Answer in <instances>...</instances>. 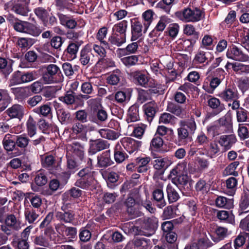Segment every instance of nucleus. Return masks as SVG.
<instances>
[{"label":"nucleus","mask_w":249,"mask_h":249,"mask_svg":"<svg viewBox=\"0 0 249 249\" xmlns=\"http://www.w3.org/2000/svg\"><path fill=\"white\" fill-rule=\"evenodd\" d=\"M139 120V108L137 106L133 105L131 106L127 113L126 121L127 122H134Z\"/></svg>","instance_id":"2f4dec72"},{"label":"nucleus","mask_w":249,"mask_h":249,"mask_svg":"<svg viewBox=\"0 0 249 249\" xmlns=\"http://www.w3.org/2000/svg\"><path fill=\"white\" fill-rule=\"evenodd\" d=\"M170 19L166 16H162L159 21L155 29L157 31L162 32L163 31L166 24L170 22Z\"/></svg>","instance_id":"338daca9"},{"label":"nucleus","mask_w":249,"mask_h":249,"mask_svg":"<svg viewBox=\"0 0 249 249\" xmlns=\"http://www.w3.org/2000/svg\"><path fill=\"white\" fill-rule=\"evenodd\" d=\"M216 237L213 238V240L215 242H218L224 239L231 233L228 229L223 227H217L214 231Z\"/></svg>","instance_id":"c85d7f7f"},{"label":"nucleus","mask_w":249,"mask_h":249,"mask_svg":"<svg viewBox=\"0 0 249 249\" xmlns=\"http://www.w3.org/2000/svg\"><path fill=\"white\" fill-rule=\"evenodd\" d=\"M166 191L168 199L170 202H175L178 200L179 195L171 184H168L167 186Z\"/></svg>","instance_id":"864d4df0"},{"label":"nucleus","mask_w":249,"mask_h":249,"mask_svg":"<svg viewBox=\"0 0 249 249\" xmlns=\"http://www.w3.org/2000/svg\"><path fill=\"white\" fill-rule=\"evenodd\" d=\"M30 0H11L4 4V8L8 11H11L16 14L27 17L30 11Z\"/></svg>","instance_id":"7ed1b4c3"},{"label":"nucleus","mask_w":249,"mask_h":249,"mask_svg":"<svg viewBox=\"0 0 249 249\" xmlns=\"http://www.w3.org/2000/svg\"><path fill=\"white\" fill-rule=\"evenodd\" d=\"M146 126V125L142 124L135 126L133 131V136L141 139L145 132Z\"/></svg>","instance_id":"bf43d9fd"},{"label":"nucleus","mask_w":249,"mask_h":249,"mask_svg":"<svg viewBox=\"0 0 249 249\" xmlns=\"http://www.w3.org/2000/svg\"><path fill=\"white\" fill-rule=\"evenodd\" d=\"M60 24L69 29H74L77 26L75 20L69 16L61 13L57 14Z\"/></svg>","instance_id":"6ab92c4d"},{"label":"nucleus","mask_w":249,"mask_h":249,"mask_svg":"<svg viewBox=\"0 0 249 249\" xmlns=\"http://www.w3.org/2000/svg\"><path fill=\"white\" fill-rule=\"evenodd\" d=\"M108 147L107 142L101 139L92 141L90 144L89 153L94 154L98 151L104 150Z\"/></svg>","instance_id":"a211bd4d"},{"label":"nucleus","mask_w":249,"mask_h":249,"mask_svg":"<svg viewBox=\"0 0 249 249\" xmlns=\"http://www.w3.org/2000/svg\"><path fill=\"white\" fill-rule=\"evenodd\" d=\"M177 1V0H162L157 3L156 7L163 10L166 13H169L170 11L171 7Z\"/></svg>","instance_id":"a18cd8bd"},{"label":"nucleus","mask_w":249,"mask_h":249,"mask_svg":"<svg viewBox=\"0 0 249 249\" xmlns=\"http://www.w3.org/2000/svg\"><path fill=\"white\" fill-rule=\"evenodd\" d=\"M183 33L187 36H193L197 39L199 36V33L196 31L195 26L190 24L184 25Z\"/></svg>","instance_id":"de8ad7c7"},{"label":"nucleus","mask_w":249,"mask_h":249,"mask_svg":"<svg viewBox=\"0 0 249 249\" xmlns=\"http://www.w3.org/2000/svg\"><path fill=\"white\" fill-rule=\"evenodd\" d=\"M153 197L158 207L161 208L165 206L166 202L162 189L159 188L155 189L153 192Z\"/></svg>","instance_id":"cd10ccee"},{"label":"nucleus","mask_w":249,"mask_h":249,"mask_svg":"<svg viewBox=\"0 0 249 249\" xmlns=\"http://www.w3.org/2000/svg\"><path fill=\"white\" fill-rule=\"evenodd\" d=\"M215 205L219 208H224L231 209L233 206V200L232 199H227L226 197L219 196L216 198Z\"/></svg>","instance_id":"bb28decb"},{"label":"nucleus","mask_w":249,"mask_h":249,"mask_svg":"<svg viewBox=\"0 0 249 249\" xmlns=\"http://www.w3.org/2000/svg\"><path fill=\"white\" fill-rule=\"evenodd\" d=\"M11 90L18 100H22L28 96L29 90L26 88H11Z\"/></svg>","instance_id":"4c0bfd02"},{"label":"nucleus","mask_w":249,"mask_h":249,"mask_svg":"<svg viewBox=\"0 0 249 249\" xmlns=\"http://www.w3.org/2000/svg\"><path fill=\"white\" fill-rule=\"evenodd\" d=\"M239 165V162L235 161L230 163L225 169V174L227 175H232L234 176H238V173L236 169Z\"/></svg>","instance_id":"6e6d98bb"},{"label":"nucleus","mask_w":249,"mask_h":249,"mask_svg":"<svg viewBox=\"0 0 249 249\" xmlns=\"http://www.w3.org/2000/svg\"><path fill=\"white\" fill-rule=\"evenodd\" d=\"M180 125L188 128L190 133H194L196 128V124L193 119L182 121L180 123Z\"/></svg>","instance_id":"e2e57ef3"},{"label":"nucleus","mask_w":249,"mask_h":249,"mask_svg":"<svg viewBox=\"0 0 249 249\" xmlns=\"http://www.w3.org/2000/svg\"><path fill=\"white\" fill-rule=\"evenodd\" d=\"M56 233L52 228H47L43 234L36 236L34 240L35 244L37 245L48 247L51 243L55 242Z\"/></svg>","instance_id":"423d86ee"},{"label":"nucleus","mask_w":249,"mask_h":249,"mask_svg":"<svg viewBox=\"0 0 249 249\" xmlns=\"http://www.w3.org/2000/svg\"><path fill=\"white\" fill-rule=\"evenodd\" d=\"M13 68L12 64L10 62L2 57H0V71L2 72L5 76H8L12 72Z\"/></svg>","instance_id":"e433bc0d"},{"label":"nucleus","mask_w":249,"mask_h":249,"mask_svg":"<svg viewBox=\"0 0 249 249\" xmlns=\"http://www.w3.org/2000/svg\"><path fill=\"white\" fill-rule=\"evenodd\" d=\"M72 131L79 139L87 141V134L88 131V127L87 125L80 123H75L72 127Z\"/></svg>","instance_id":"2eb2a0df"},{"label":"nucleus","mask_w":249,"mask_h":249,"mask_svg":"<svg viewBox=\"0 0 249 249\" xmlns=\"http://www.w3.org/2000/svg\"><path fill=\"white\" fill-rule=\"evenodd\" d=\"M176 118L168 113H163L161 114L159 118V123L172 124L174 123Z\"/></svg>","instance_id":"680f3d73"},{"label":"nucleus","mask_w":249,"mask_h":249,"mask_svg":"<svg viewBox=\"0 0 249 249\" xmlns=\"http://www.w3.org/2000/svg\"><path fill=\"white\" fill-rule=\"evenodd\" d=\"M216 72L219 74L218 76L213 77L210 81L205 80L203 83L202 89L209 93H213L215 89L225 78L226 73L223 70L217 69Z\"/></svg>","instance_id":"39448f33"},{"label":"nucleus","mask_w":249,"mask_h":249,"mask_svg":"<svg viewBox=\"0 0 249 249\" xmlns=\"http://www.w3.org/2000/svg\"><path fill=\"white\" fill-rule=\"evenodd\" d=\"M226 55L229 59L241 62L247 61L249 58L248 55L245 54L240 48L234 45L228 48Z\"/></svg>","instance_id":"0eeeda50"},{"label":"nucleus","mask_w":249,"mask_h":249,"mask_svg":"<svg viewBox=\"0 0 249 249\" xmlns=\"http://www.w3.org/2000/svg\"><path fill=\"white\" fill-rule=\"evenodd\" d=\"M35 181L37 186H43L47 182V177L43 171H38L35 178Z\"/></svg>","instance_id":"3c124183"},{"label":"nucleus","mask_w":249,"mask_h":249,"mask_svg":"<svg viewBox=\"0 0 249 249\" xmlns=\"http://www.w3.org/2000/svg\"><path fill=\"white\" fill-rule=\"evenodd\" d=\"M92 47L87 45L81 50L80 61L83 65H91L94 57L92 52Z\"/></svg>","instance_id":"9b49d317"},{"label":"nucleus","mask_w":249,"mask_h":249,"mask_svg":"<svg viewBox=\"0 0 249 249\" xmlns=\"http://www.w3.org/2000/svg\"><path fill=\"white\" fill-rule=\"evenodd\" d=\"M189 132L185 127L180 125V127L178 129V141L180 142H184L185 140L189 138Z\"/></svg>","instance_id":"69168bd1"},{"label":"nucleus","mask_w":249,"mask_h":249,"mask_svg":"<svg viewBox=\"0 0 249 249\" xmlns=\"http://www.w3.org/2000/svg\"><path fill=\"white\" fill-rule=\"evenodd\" d=\"M142 26L139 21H135L131 24V40H136L142 36Z\"/></svg>","instance_id":"5701e85b"},{"label":"nucleus","mask_w":249,"mask_h":249,"mask_svg":"<svg viewBox=\"0 0 249 249\" xmlns=\"http://www.w3.org/2000/svg\"><path fill=\"white\" fill-rule=\"evenodd\" d=\"M163 145V139L160 137L155 134L151 141L150 148L154 150L159 151L160 150Z\"/></svg>","instance_id":"ea45409f"},{"label":"nucleus","mask_w":249,"mask_h":249,"mask_svg":"<svg viewBox=\"0 0 249 249\" xmlns=\"http://www.w3.org/2000/svg\"><path fill=\"white\" fill-rule=\"evenodd\" d=\"M108 41L113 45L120 47L126 42V35L113 33L109 36Z\"/></svg>","instance_id":"b1692460"},{"label":"nucleus","mask_w":249,"mask_h":249,"mask_svg":"<svg viewBox=\"0 0 249 249\" xmlns=\"http://www.w3.org/2000/svg\"><path fill=\"white\" fill-rule=\"evenodd\" d=\"M187 173V162L183 161L178 163L170 171L169 177L171 179H176L178 175Z\"/></svg>","instance_id":"412c9836"},{"label":"nucleus","mask_w":249,"mask_h":249,"mask_svg":"<svg viewBox=\"0 0 249 249\" xmlns=\"http://www.w3.org/2000/svg\"><path fill=\"white\" fill-rule=\"evenodd\" d=\"M16 136L10 134L5 135L3 140V144L4 148L7 151H12L15 146V142Z\"/></svg>","instance_id":"c9c22d12"},{"label":"nucleus","mask_w":249,"mask_h":249,"mask_svg":"<svg viewBox=\"0 0 249 249\" xmlns=\"http://www.w3.org/2000/svg\"><path fill=\"white\" fill-rule=\"evenodd\" d=\"M5 224L7 226L16 230H18L21 228L20 222L17 220L16 217L13 215H8L6 217Z\"/></svg>","instance_id":"c03bdc74"},{"label":"nucleus","mask_w":249,"mask_h":249,"mask_svg":"<svg viewBox=\"0 0 249 249\" xmlns=\"http://www.w3.org/2000/svg\"><path fill=\"white\" fill-rule=\"evenodd\" d=\"M33 111L43 116H47L51 113V108L48 105H44L40 106L39 107L34 109Z\"/></svg>","instance_id":"4d7b16f0"},{"label":"nucleus","mask_w":249,"mask_h":249,"mask_svg":"<svg viewBox=\"0 0 249 249\" xmlns=\"http://www.w3.org/2000/svg\"><path fill=\"white\" fill-rule=\"evenodd\" d=\"M68 154L74 158L82 159L84 155V147L77 142L69 144L67 146Z\"/></svg>","instance_id":"9d476101"},{"label":"nucleus","mask_w":249,"mask_h":249,"mask_svg":"<svg viewBox=\"0 0 249 249\" xmlns=\"http://www.w3.org/2000/svg\"><path fill=\"white\" fill-rule=\"evenodd\" d=\"M56 216L57 219L60 221H64L66 223H70L73 219L74 214L71 211L65 213L58 212L56 213Z\"/></svg>","instance_id":"a19ab883"},{"label":"nucleus","mask_w":249,"mask_h":249,"mask_svg":"<svg viewBox=\"0 0 249 249\" xmlns=\"http://www.w3.org/2000/svg\"><path fill=\"white\" fill-rule=\"evenodd\" d=\"M25 219L29 223H33L38 217V214L36 211L29 208H26L24 211Z\"/></svg>","instance_id":"8fccbe9b"},{"label":"nucleus","mask_w":249,"mask_h":249,"mask_svg":"<svg viewBox=\"0 0 249 249\" xmlns=\"http://www.w3.org/2000/svg\"><path fill=\"white\" fill-rule=\"evenodd\" d=\"M34 12L37 17L46 25V22L49 15L47 11L44 8L39 7L34 9Z\"/></svg>","instance_id":"79ce46f5"},{"label":"nucleus","mask_w":249,"mask_h":249,"mask_svg":"<svg viewBox=\"0 0 249 249\" xmlns=\"http://www.w3.org/2000/svg\"><path fill=\"white\" fill-rule=\"evenodd\" d=\"M127 27V22L126 20H123L116 24L112 28L113 33L117 34L126 35L125 32Z\"/></svg>","instance_id":"37998d69"},{"label":"nucleus","mask_w":249,"mask_h":249,"mask_svg":"<svg viewBox=\"0 0 249 249\" xmlns=\"http://www.w3.org/2000/svg\"><path fill=\"white\" fill-rule=\"evenodd\" d=\"M14 29L18 32L38 36L41 32L40 29L35 25L24 21L18 20L13 24Z\"/></svg>","instance_id":"20e7f679"},{"label":"nucleus","mask_w":249,"mask_h":249,"mask_svg":"<svg viewBox=\"0 0 249 249\" xmlns=\"http://www.w3.org/2000/svg\"><path fill=\"white\" fill-rule=\"evenodd\" d=\"M219 151L220 148L218 144L216 142H213L210 143L206 155L211 158H213Z\"/></svg>","instance_id":"603ef678"},{"label":"nucleus","mask_w":249,"mask_h":249,"mask_svg":"<svg viewBox=\"0 0 249 249\" xmlns=\"http://www.w3.org/2000/svg\"><path fill=\"white\" fill-rule=\"evenodd\" d=\"M78 49L79 46L78 45L74 43H70L65 52L68 60H72L75 59L76 57Z\"/></svg>","instance_id":"f704fd0d"},{"label":"nucleus","mask_w":249,"mask_h":249,"mask_svg":"<svg viewBox=\"0 0 249 249\" xmlns=\"http://www.w3.org/2000/svg\"><path fill=\"white\" fill-rule=\"evenodd\" d=\"M154 13L150 9L147 10L142 14V18L143 19V24L144 25L143 32L147 31L149 26L152 23L153 19Z\"/></svg>","instance_id":"7c9ffc66"},{"label":"nucleus","mask_w":249,"mask_h":249,"mask_svg":"<svg viewBox=\"0 0 249 249\" xmlns=\"http://www.w3.org/2000/svg\"><path fill=\"white\" fill-rule=\"evenodd\" d=\"M16 138V143L17 144L18 146L20 148L26 147L30 141L28 138L25 135H20L19 136H17L15 137V139Z\"/></svg>","instance_id":"13d9d810"},{"label":"nucleus","mask_w":249,"mask_h":249,"mask_svg":"<svg viewBox=\"0 0 249 249\" xmlns=\"http://www.w3.org/2000/svg\"><path fill=\"white\" fill-rule=\"evenodd\" d=\"M26 129L28 136L32 138L36 133V122L33 116L30 115L26 123Z\"/></svg>","instance_id":"72a5a7b5"},{"label":"nucleus","mask_w":249,"mask_h":249,"mask_svg":"<svg viewBox=\"0 0 249 249\" xmlns=\"http://www.w3.org/2000/svg\"><path fill=\"white\" fill-rule=\"evenodd\" d=\"M249 212V192H244L239 203V215Z\"/></svg>","instance_id":"4be33fe9"},{"label":"nucleus","mask_w":249,"mask_h":249,"mask_svg":"<svg viewBox=\"0 0 249 249\" xmlns=\"http://www.w3.org/2000/svg\"><path fill=\"white\" fill-rule=\"evenodd\" d=\"M158 219L154 216L147 218L142 227L143 234L146 236L153 235L158 227Z\"/></svg>","instance_id":"6e6552de"},{"label":"nucleus","mask_w":249,"mask_h":249,"mask_svg":"<svg viewBox=\"0 0 249 249\" xmlns=\"http://www.w3.org/2000/svg\"><path fill=\"white\" fill-rule=\"evenodd\" d=\"M107 31V28L103 27L99 30L96 35L97 39H98L100 42L101 44L106 48H109L108 43L105 40L106 38Z\"/></svg>","instance_id":"58836bf2"},{"label":"nucleus","mask_w":249,"mask_h":249,"mask_svg":"<svg viewBox=\"0 0 249 249\" xmlns=\"http://www.w3.org/2000/svg\"><path fill=\"white\" fill-rule=\"evenodd\" d=\"M41 164L45 168H52L55 164V159L52 155L41 156Z\"/></svg>","instance_id":"49530a36"},{"label":"nucleus","mask_w":249,"mask_h":249,"mask_svg":"<svg viewBox=\"0 0 249 249\" xmlns=\"http://www.w3.org/2000/svg\"><path fill=\"white\" fill-rule=\"evenodd\" d=\"M219 96L226 101L236 100L238 97V93L235 88H226L221 92Z\"/></svg>","instance_id":"dca6fc26"},{"label":"nucleus","mask_w":249,"mask_h":249,"mask_svg":"<svg viewBox=\"0 0 249 249\" xmlns=\"http://www.w3.org/2000/svg\"><path fill=\"white\" fill-rule=\"evenodd\" d=\"M120 80V71H116L115 73H113L109 74L107 78V81L108 84L111 85H116Z\"/></svg>","instance_id":"0e129e2a"},{"label":"nucleus","mask_w":249,"mask_h":249,"mask_svg":"<svg viewBox=\"0 0 249 249\" xmlns=\"http://www.w3.org/2000/svg\"><path fill=\"white\" fill-rule=\"evenodd\" d=\"M236 142V137L232 134L222 135L218 141L220 145L227 150L230 149Z\"/></svg>","instance_id":"f3484780"},{"label":"nucleus","mask_w":249,"mask_h":249,"mask_svg":"<svg viewBox=\"0 0 249 249\" xmlns=\"http://www.w3.org/2000/svg\"><path fill=\"white\" fill-rule=\"evenodd\" d=\"M172 164L168 157H158L153 161L154 168L158 170H165Z\"/></svg>","instance_id":"aec40b11"},{"label":"nucleus","mask_w":249,"mask_h":249,"mask_svg":"<svg viewBox=\"0 0 249 249\" xmlns=\"http://www.w3.org/2000/svg\"><path fill=\"white\" fill-rule=\"evenodd\" d=\"M175 16L183 22H196L202 19L203 13L197 8H186L182 10L176 12Z\"/></svg>","instance_id":"f03ea898"},{"label":"nucleus","mask_w":249,"mask_h":249,"mask_svg":"<svg viewBox=\"0 0 249 249\" xmlns=\"http://www.w3.org/2000/svg\"><path fill=\"white\" fill-rule=\"evenodd\" d=\"M217 217L220 220L226 223L232 225L235 223L234 216L230 212L224 210L218 211L217 213Z\"/></svg>","instance_id":"a878e982"},{"label":"nucleus","mask_w":249,"mask_h":249,"mask_svg":"<svg viewBox=\"0 0 249 249\" xmlns=\"http://www.w3.org/2000/svg\"><path fill=\"white\" fill-rule=\"evenodd\" d=\"M150 245V241L146 238H136L133 241L129 242L125 248L126 249H146Z\"/></svg>","instance_id":"ddd939ff"},{"label":"nucleus","mask_w":249,"mask_h":249,"mask_svg":"<svg viewBox=\"0 0 249 249\" xmlns=\"http://www.w3.org/2000/svg\"><path fill=\"white\" fill-rule=\"evenodd\" d=\"M143 109L147 118L152 120L156 112L157 105L154 101H151L144 105Z\"/></svg>","instance_id":"393cba45"},{"label":"nucleus","mask_w":249,"mask_h":249,"mask_svg":"<svg viewBox=\"0 0 249 249\" xmlns=\"http://www.w3.org/2000/svg\"><path fill=\"white\" fill-rule=\"evenodd\" d=\"M99 133L102 138L110 140H115L120 136L119 132L107 128L100 129Z\"/></svg>","instance_id":"c756f323"},{"label":"nucleus","mask_w":249,"mask_h":249,"mask_svg":"<svg viewBox=\"0 0 249 249\" xmlns=\"http://www.w3.org/2000/svg\"><path fill=\"white\" fill-rule=\"evenodd\" d=\"M238 135L240 139L244 140L249 138V131L248 128L243 124H239L238 129Z\"/></svg>","instance_id":"774afa93"},{"label":"nucleus","mask_w":249,"mask_h":249,"mask_svg":"<svg viewBox=\"0 0 249 249\" xmlns=\"http://www.w3.org/2000/svg\"><path fill=\"white\" fill-rule=\"evenodd\" d=\"M47 72L42 77L45 84H51L54 82L53 76L59 71V68L56 65L50 64L47 67Z\"/></svg>","instance_id":"f8f14e48"},{"label":"nucleus","mask_w":249,"mask_h":249,"mask_svg":"<svg viewBox=\"0 0 249 249\" xmlns=\"http://www.w3.org/2000/svg\"><path fill=\"white\" fill-rule=\"evenodd\" d=\"M110 151L109 150L104 152L98 157V165L100 167H107L111 164Z\"/></svg>","instance_id":"473e14b6"},{"label":"nucleus","mask_w":249,"mask_h":249,"mask_svg":"<svg viewBox=\"0 0 249 249\" xmlns=\"http://www.w3.org/2000/svg\"><path fill=\"white\" fill-rule=\"evenodd\" d=\"M57 115L58 120L62 124L67 122L71 116L70 113L64 109L57 110Z\"/></svg>","instance_id":"052dcab7"},{"label":"nucleus","mask_w":249,"mask_h":249,"mask_svg":"<svg viewBox=\"0 0 249 249\" xmlns=\"http://www.w3.org/2000/svg\"><path fill=\"white\" fill-rule=\"evenodd\" d=\"M6 113L10 118L20 120L23 116L24 108L20 105L15 104L8 108L6 110Z\"/></svg>","instance_id":"4468645a"},{"label":"nucleus","mask_w":249,"mask_h":249,"mask_svg":"<svg viewBox=\"0 0 249 249\" xmlns=\"http://www.w3.org/2000/svg\"><path fill=\"white\" fill-rule=\"evenodd\" d=\"M209 55H210V53L209 52L199 50L196 54L193 61L196 63H203L208 58Z\"/></svg>","instance_id":"09e8293b"},{"label":"nucleus","mask_w":249,"mask_h":249,"mask_svg":"<svg viewBox=\"0 0 249 249\" xmlns=\"http://www.w3.org/2000/svg\"><path fill=\"white\" fill-rule=\"evenodd\" d=\"M95 174L91 167H88L82 169L78 173L80 178L75 182V185L83 189H93L96 183L94 177Z\"/></svg>","instance_id":"f257e3e1"},{"label":"nucleus","mask_w":249,"mask_h":249,"mask_svg":"<svg viewBox=\"0 0 249 249\" xmlns=\"http://www.w3.org/2000/svg\"><path fill=\"white\" fill-rule=\"evenodd\" d=\"M121 142L124 148L129 153L132 154L137 151L141 147L142 142L135 140L130 137H124Z\"/></svg>","instance_id":"1a4fd4ad"},{"label":"nucleus","mask_w":249,"mask_h":249,"mask_svg":"<svg viewBox=\"0 0 249 249\" xmlns=\"http://www.w3.org/2000/svg\"><path fill=\"white\" fill-rule=\"evenodd\" d=\"M22 83V72L19 71L15 72L12 75L9 80V86L10 87L21 84Z\"/></svg>","instance_id":"5fc2aeb1"}]
</instances>
